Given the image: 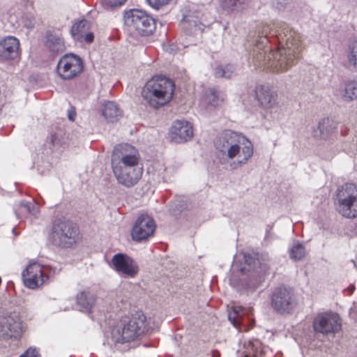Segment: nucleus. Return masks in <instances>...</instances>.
I'll list each match as a JSON object with an SVG mask.
<instances>
[{
    "instance_id": "1",
    "label": "nucleus",
    "mask_w": 357,
    "mask_h": 357,
    "mask_svg": "<svg viewBox=\"0 0 357 357\" xmlns=\"http://www.w3.org/2000/svg\"><path fill=\"white\" fill-rule=\"evenodd\" d=\"M278 47L275 51H270L267 55L261 53L257 55L256 59L259 68L273 72H283L294 64L298 59L303 46L299 33L285 27L282 32L275 35Z\"/></svg>"
},
{
    "instance_id": "2",
    "label": "nucleus",
    "mask_w": 357,
    "mask_h": 357,
    "mask_svg": "<svg viewBox=\"0 0 357 357\" xmlns=\"http://www.w3.org/2000/svg\"><path fill=\"white\" fill-rule=\"evenodd\" d=\"M141 157L138 150L128 144L116 145L112 153V172L118 182L130 188L141 179L143 169L139 167Z\"/></svg>"
},
{
    "instance_id": "3",
    "label": "nucleus",
    "mask_w": 357,
    "mask_h": 357,
    "mask_svg": "<svg viewBox=\"0 0 357 357\" xmlns=\"http://www.w3.org/2000/svg\"><path fill=\"white\" fill-rule=\"evenodd\" d=\"M216 148L222 153L227 151V156L233 159L238 156L234 165H245L253 155L252 142L245 136L236 132L228 131L224 133L217 141Z\"/></svg>"
},
{
    "instance_id": "4",
    "label": "nucleus",
    "mask_w": 357,
    "mask_h": 357,
    "mask_svg": "<svg viewBox=\"0 0 357 357\" xmlns=\"http://www.w3.org/2000/svg\"><path fill=\"white\" fill-rule=\"evenodd\" d=\"M146 317L142 311L121 316L113 326L112 338L117 343L130 342L144 333Z\"/></svg>"
},
{
    "instance_id": "5",
    "label": "nucleus",
    "mask_w": 357,
    "mask_h": 357,
    "mask_svg": "<svg viewBox=\"0 0 357 357\" xmlns=\"http://www.w3.org/2000/svg\"><path fill=\"white\" fill-rule=\"evenodd\" d=\"M174 82L165 76L158 75L150 79L144 86L142 96L153 108H159L168 104L173 98Z\"/></svg>"
},
{
    "instance_id": "6",
    "label": "nucleus",
    "mask_w": 357,
    "mask_h": 357,
    "mask_svg": "<svg viewBox=\"0 0 357 357\" xmlns=\"http://www.w3.org/2000/svg\"><path fill=\"white\" fill-rule=\"evenodd\" d=\"M124 24L132 33L148 36L156 28L155 20L146 12L139 9H130L123 14Z\"/></svg>"
},
{
    "instance_id": "7",
    "label": "nucleus",
    "mask_w": 357,
    "mask_h": 357,
    "mask_svg": "<svg viewBox=\"0 0 357 357\" xmlns=\"http://www.w3.org/2000/svg\"><path fill=\"white\" fill-rule=\"evenodd\" d=\"M79 227L73 222L65 220H55L52 229V238L59 245L68 248L76 243L79 239Z\"/></svg>"
},
{
    "instance_id": "8",
    "label": "nucleus",
    "mask_w": 357,
    "mask_h": 357,
    "mask_svg": "<svg viewBox=\"0 0 357 357\" xmlns=\"http://www.w3.org/2000/svg\"><path fill=\"white\" fill-rule=\"evenodd\" d=\"M336 208L338 213L347 218L357 217V188L346 185L339 189L337 193Z\"/></svg>"
},
{
    "instance_id": "9",
    "label": "nucleus",
    "mask_w": 357,
    "mask_h": 357,
    "mask_svg": "<svg viewBox=\"0 0 357 357\" xmlns=\"http://www.w3.org/2000/svg\"><path fill=\"white\" fill-rule=\"evenodd\" d=\"M297 305L292 289L284 286L275 288L271 297V306L279 313H289Z\"/></svg>"
},
{
    "instance_id": "10",
    "label": "nucleus",
    "mask_w": 357,
    "mask_h": 357,
    "mask_svg": "<svg viewBox=\"0 0 357 357\" xmlns=\"http://www.w3.org/2000/svg\"><path fill=\"white\" fill-rule=\"evenodd\" d=\"M83 61L78 56L67 54L59 61L56 66L58 75L63 79H72L82 73Z\"/></svg>"
},
{
    "instance_id": "11",
    "label": "nucleus",
    "mask_w": 357,
    "mask_h": 357,
    "mask_svg": "<svg viewBox=\"0 0 357 357\" xmlns=\"http://www.w3.org/2000/svg\"><path fill=\"white\" fill-rule=\"evenodd\" d=\"M341 327L340 316L333 312L320 313L313 321L314 330L322 334L335 333L341 330Z\"/></svg>"
},
{
    "instance_id": "12",
    "label": "nucleus",
    "mask_w": 357,
    "mask_h": 357,
    "mask_svg": "<svg viewBox=\"0 0 357 357\" xmlns=\"http://www.w3.org/2000/svg\"><path fill=\"white\" fill-rule=\"evenodd\" d=\"M155 227V221L152 218L148 215H140L132 228V239L137 242L146 240L153 235Z\"/></svg>"
},
{
    "instance_id": "13",
    "label": "nucleus",
    "mask_w": 357,
    "mask_h": 357,
    "mask_svg": "<svg viewBox=\"0 0 357 357\" xmlns=\"http://www.w3.org/2000/svg\"><path fill=\"white\" fill-rule=\"evenodd\" d=\"M0 331L6 338L19 339L23 333V324L20 316L11 313L0 319Z\"/></svg>"
},
{
    "instance_id": "14",
    "label": "nucleus",
    "mask_w": 357,
    "mask_h": 357,
    "mask_svg": "<svg viewBox=\"0 0 357 357\" xmlns=\"http://www.w3.org/2000/svg\"><path fill=\"white\" fill-rule=\"evenodd\" d=\"M24 285L31 289H35L44 284L48 279L44 273L43 266L38 263H32L27 266L22 272Z\"/></svg>"
},
{
    "instance_id": "15",
    "label": "nucleus",
    "mask_w": 357,
    "mask_h": 357,
    "mask_svg": "<svg viewBox=\"0 0 357 357\" xmlns=\"http://www.w3.org/2000/svg\"><path fill=\"white\" fill-rule=\"evenodd\" d=\"M172 139L176 143H182L190 140L193 136V128L187 121H175L169 131Z\"/></svg>"
},
{
    "instance_id": "16",
    "label": "nucleus",
    "mask_w": 357,
    "mask_h": 357,
    "mask_svg": "<svg viewBox=\"0 0 357 357\" xmlns=\"http://www.w3.org/2000/svg\"><path fill=\"white\" fill-rule=\"evenodd\" d=\"M20 41L14 36H7L0 40V59L15 60L20 57Z\"/></svg>"
},
{
    "instance_id": "17",
    "label": "nucleus",
    "mask_w": 357,
    "mask_h": 357,
    "mask_svg": "<svg viewBox=\"0 0 357 357\" xmlns=\"http://www.w3.org/2000/svg\"><path fill=\"white\" fill-rule=\"evenodd\" d=\"M114 269L119 273L133 278L138 272V268L133 260L126 255L116 254L112 259Z\"/></svg>"
},
{
    "instance_id": "18",
    "label": "nucleus",
    "mask_w": 357,
    "mask_h": 357,
    "mask_svg": "<svg viewBox=\"0 0 357 357\" xmlns=\"http://www.w3.org/2000/svg\"><path fill=\"white\" fill-rule=\"evenodd\" d=\"M255 97L259 104L264 108H272L277 102L278 96L268 86L259 85L255 90Z\"/></svg>"
},
{
    "instance_id": "19",
    "label": "nucleus",
    "mask_w": 357,
    "mask_h": 357,
    "mask_svg": "<svg viewBox=\"0 0 357 357\" xmlns=\"http://www.w3.org/2000/svg\"><path fill=\"white\" fill-rule=\"evenodd\" d=\"M72 37L78 41L91 43L93 40V34L90 31L89 22L86 20H82L75 23L71 29Z\"/></svg>"
},
{
    "instance_id": "20",
    "label": "nucleus",
    "mask_w": 357,
    "mask_h": 357,
    "mask_svg": "<svg viewBox=\"0 0 357 357\" xmlns=\"http://www.w3.org/2000/svg\"><path fill=\"white\" fill-rule=\"evenodd\" d=\"M45 46L54 53L63 52L66 50L65 43L60 31H48L46 33Z\"/></svg>"
},
{
    "instance_id": "21",
    "label": "nucleus",
    "mask_w": 357,
    "mask_h": 357,
    "mask_svg": "<svg viewBox=\"0 0 357 357\" xmlns=\"http://www.w3.org/2000/svg\"><path fill=\"white\" fill-rule=\"evenodd\" d=\"M337 123L329 118L321 119L318 125L317 130H314V135L322 139H329L335 132Z\"/></svg>"
},
{
    "instance_id": "22",
    "label": "nucleus",
    "mask_w": 357,
    "mask_h": 357,
    "mask_svg": "<svg viewBox=\"0 0 357 357\" xmlns=\"http://www.w3.org/2000/svg\"><path fill=\"white\" fill-rule=\"evenodd\" d=\"M76 299L77 305L79 307L80 311L88 313L92 312L96 301V298L94 295L88 291H82L77 295Z\"/></svg>"
},
{
    "instance_id": "23",
    "label": "nucleus",
    "mask_w": 357,
    "mask_h": 357,
    "mask_svg": "<svg viewBox=\"0 0 357 357\" xmlns=\"http://www.w3.org/2000/svg\"><path fill=\"white\" fill-rule=\"evenodd\" d=\"M102 114L109 122L116 121L121 115L116 104L112 101H108L104 104Z\"/></svg>"
},
{
    "instance_id": "24",
    "label": "nucleus",
    "mask_w": 357,
    "mask_h": 357,
    "mask_svg": "<svg viewBox=\"0 0 357 357\" xmlns=\"http://www.w3.org/2000/svg\"><path fill=\"white\" fill-rule=\"evenodd\" d=\"M225 96L215 89H209L206 93V100L210 105L218 106L224 102Z\"/></svg>"
},
{
    "instance_id": "25",
    "label": "nucleus",
    "mask_w": 357,
    "mask_h": 357,
    "mask_svg": "<svg viewBox=\"0 0 357 357\" xmlns=\"http://www.w3.org/2000/svg\"><path fill=\"white\" fill-rule=\"evenodd\" d=\"M219 6L227 13L238 10L245 2V0H218Z\"/></svg>"
},
{
    "instance_id": "26",
    "label": "nucleus",
    "mask_w": 357,
    "mask_h": 357,
    "mask_svg": "<svg viewBox=\"0 0 357 357\" xmlns=\"http://www.w3.org/2000/svg\"><path fill=\"white\" fill-rule=\"evenodd\" d=\"M244 357H264L261 342L259 341L250 342Z\"/></svg>"
},
{
    "instance_id": "27",
    "label": "nucleus",
    "mask_w": 357,
    "mask_h": 357,
    "mask_svg": "<svg viewBox=\"0 0 357 357\" xmlns=\"http://www.w3.org/2000/svg\"><path fill=\"white\" fill-rule=\"evenodd\" d=\"M344 98L347 100L357 98V81L351 80L346 83Z\"/></svg>"
},
{
    "instance_id": "28",
    "label": "nucleus",
    "mask_w": 357,
    "mask_h": 357,
    "mask_svg": "<svg viewBox=\"0 0 357 357\" xmlns=\"http://www.w3.org/2000/svg\"><path fill=\"white\" fill-rule=\"evenodd\" d=\"M234 68L231 64L225 66H219L215 70V76L216 77L230 78L234 73Z\"/></svg>"
},
{
    "instance_id": "29",
    "label": "nucleus",
    "mask_w": 357,
    "mask_h": 357,
    "mask_svg": "<svg viewBox=\"0 0 357 357\" xmlns=\"http://www.w3.org/2000/svg\"><path fill=\"white\" fill-rule=\"evenodd\" d=\"M243 314V309L241 307H234L232 310L229 312L228 318L234 326L237 327L241 324Z\"/></svg>"
},
{
    "instance_id": "30",
    "label": "nucleus",
    "mask_w": 357,
    "mask_h": 357,
    "mask_svg": "<svg viewBox=\"0 0 357 357\" xmlns=\"http://www.w3.org/2000/svg\"><path fill=\"white\" fill-rule=\"evenodd\" d=\"M290 257L294 260H301L305 255V250L303 245L296 243L289 250Z\"/></svg>"
},
{
    "instance_id": "31",
    "label": "nucleus",
    "mask_w": 357,
    "mask_h": 357,
    "mask_svg": "<svg viewBox=\"0 0 357 357\" xmlns=\"http://www.w3.org/2000/svg\"><path fill=\"white\" fill-rule=\"evenodd\" d=\"M348 60L351 65L357 66V41L352 43L350 46Z\"/></svg>"
},
{
    "instance_id": "32",
    "label": "nucleus",
    "mask_w": 357,
    "mask_h": 357,
    "mask_svg": "<svg viewBox=\"0 0 357 357\" xmlns=\"http://www.w3.org/2000/svg\"><path fill=\"white\" fill-rule=\"evenodd\" d=\"M269 26H264L261 27V30H258L259 33V38L260 40H262L261 41H257V45H259V43H264L266 42H271L270 39L268 37V31H269Z\"/></svg>"
},
{
    "instance_id": "33",
    "label": "nucleus",
    "mask_w": 357,
    "mask_h": 357,
    "mask_svg": "<svg viewBox=\"0 0 357 357\" xmlns=\"http://www.w3.org/2000/svg\"><path fill=\"white\" fill-rule=\"evenodd\" d=\"M149 3L154 8L159 9L169 3L170 0H147Z\"/></svg>"
},
{
    "instance_id": "34",
    "label": "nucleus",
    "mask_w": 357,
    "mask_h": 357,
    "mask_svg": "<svg viewBox=\"0 0 357 357\" xmlns=\"http://www.w3.org/2000/svg\"><path fill=\"white\" fill-rule=\"evenodd\" d=\"M20 357H40V355L36 349L29 348Z\"/></svg>"
},
{
    "instance_id": "35",
    "label": "nucleus",
    "mask_w": 357,
    "mask_h": 357,
    "mask_svg": "<svg viewBox=\"0 0 357 357\" xmlns=\"http://www.w3.org/2000/svg\"><path fill=\"white\" fill-rule=\"evenodd\" d=\"M104 3L110 7L121 6L126 0H103Z\"/></svg>"
},
{
    "instance_id": "36",
    "label": "nucleus",
    "mask_w": 357,
    "mask_h": 357,
    "mask_svg": "<svg viewBox=\"0 0 357 357\" xmlns=\"http://www.w3.org/2000/svg\"><path fill=\"white\" fill-rule=\"evenodd\" d=\"M245 263L248 264L249 266L251 264H253L254 266L257 265L259 264V261L258 259L252 258L250 256L245 257Z\"/></svg>"
},
{
    "instance_id": "37",
    "label": "nucleus",
    "mask_w": 357,
    "mask_h": 357,
    "mask_svg": "<svg viewBox=\"0 0 357 357\" xmlns=\"http://www.w3.org/2000/svg\"><path fill=\"white\" fill-rule=\"evenodd\" d=\"M68 116L69 120H70L71 121H74L75 119V116H76L75 111L74 109L70 110L68 112Z\"/></svg>"
},
{
    "instance_id": "38",
    "label": "nucleus",
    "mask_w": 357,
    "mask_h": 357,
    "mask_svg": "<svg viewBox=\"0 0 357 357\" xmlns=\"http://www.w3.org/2000/svg\"><path fill=\"white\" fill-rule=\"evenodd\" d=\"M22 206L28 211L29 213H31V208H33V206L31 203H22Z\"/></svg>"
}]
</instances>
